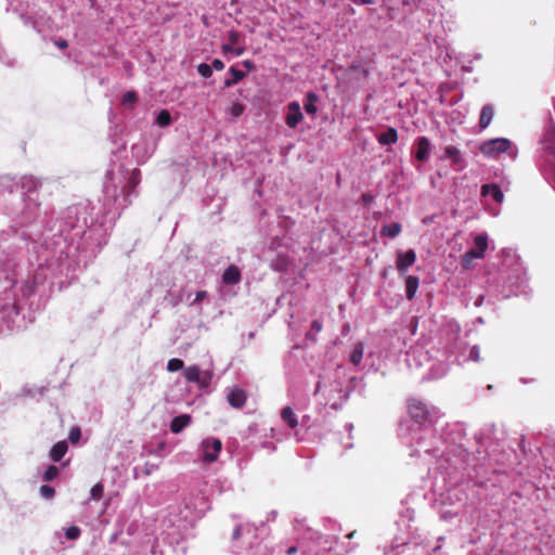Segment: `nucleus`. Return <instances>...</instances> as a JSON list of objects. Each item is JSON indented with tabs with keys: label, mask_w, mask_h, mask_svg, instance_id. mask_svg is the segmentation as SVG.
Listing matches in <instances>:
<instances>
[{
	"label": "nucleus",
	"mask_w": 555,
	"mask_h": 555,
	"mask_svg": "<svg viewBox=\"0 0 555 555\" xmlns=\"http://www.w3.org/2000/svg\"><path fill=\"white\" fill-rule=\"evenodd\" d=\"M442 541L443 537L438 538L437 544L430 547L421 534H414L410 540L397 543L385 555H436Z\"/></svg>",
	"instance_id": "obj_1"
},
{
	"label": "nucleus",
	"mask_w": 555,
	"mask_h": 555,
	"mask_svg": "<svg viewBox=\"0 0 555 555\" xmlns=\"http://www.w3.org/2000/svg\"><path fill=\"white\" fill-rule=\"evenodd\" d=\"M315 395H322L326 399V403L334 410L339 409L347 400L349 391L340 380H335L333 384L320 380L315 387Z\"/></svg>",
	"instance_id": "obj_2"
},
{
	"label": "nucleus",
	"mask_w": 555,
	"mask_h": 555,
	"mask_svg": "<svg viewBox=\"0 0 555 555\" xmlns=\"http://www.w3.org/2000/svg\"><path fill=\"white\" fill-rule=\"evenodd\" d=\"M466 495L457 488H453L447 491L442 495L440 504V517L442 519H451L456 516L462 507L465 505Z\"/></svg>",
	"instance_id": "obj_3"
},
{
	"label": "nucleus",
	"mask_w": 555,
	"mask_h": 555,
	"mask_svg": "<svg viewBox=\"0 0 555 555\" xmlns=\"http://www.w3.org/2000/svg\"><path fill=\"white\" fill-rule=\"evenodd\" d=\"M409 413L418 425L425 426L431 424L440 416V412L436 408H429L426 403L417 399L409 401Z\"/></svg>",
	"instance_id": "obj_4"
},
{
	"label": "nucleus",
	"mask_w": 555,
	"mask_h": 555,
	"mask_svg": "<svg viewBox=\"0 0 555 555\" xmlns=\"http://www.w3.org/2000/svg\"><path fill=\"white\" fill-rule=\"evenodd\" d=\"M222 449V442L215 437H207L201 442L197 453L203 463L210 464L217 461Z\"/></svg>",
	"instance_id": "obj_5"
},
{
	"label": "nucleus",
	"mask_w": 555,
	"mask_h": 555,
	"mask_svg": "<svg viewBox=\"0 0 555 555\" xmlns=\"http://www.w3.org/2000/svg\"><path fill=\"white\" fill-rule=\"evenodd\" d=\"M140 171L134 169L130 172L127 183L122 189V195L114 197V205L116 209H124L130 204L129 196L134 193L135 188L140 183Z\"/></svg>",
	"instance_id": "obj_6"
},
{
	"label": "nucleus",
	"mask_w": 555,
	"mask_h": 555,
	"mask_svg": "<svg viewBox=\"0 0 555 555\" xmlns=\"http://www.w3.org/2000/svg\"><path fill=\"white\" fill-rule=\"evenodd\" d=\"M183 376L190 383H195L199 389H206L212 379V373L202 370L198 365H191L184 369Z\"/></svg>",
	"instance_id": "obj_7"
},
{
	"label": "nucleus",
	"mask_w": 555,
	"mask_h": 555,
	"mask_svg": "<svg viewBox=\"0 0 555 555\" xmlns=\"http://www.w3.org/2000/svg\"><path fill=\"white\" fill-rule=\"evenodd\" d=\"M512 147V142L506 138H495L482 142L479 146L480 152L488 157H496L507 152Z\"/></svg>",
	"instance_id": "obj_8"
},
{
	"label": "nucleus",
	"mask_w": 555,
	"mask_h": 555,
	"mask_svg": "<svg viewBox=\"0 0 555 555\" xmlns=\"http://www.w3.org/2000/svg\"><path fill=\"white\" fill-rule=\"evenodd\" d=\"M488 247V236L486 234H479L474 240V248L466 251L463 256V262L465 266L473 259H481L485 256Z\"/></svg>",
	"instance_id": "obj_9"
},
{
	"label": "nucleus",
	"mask_w": 555,
	"mask_h": 555,
	"mask_svg": "<svg viewBox=\"0 0 555 555\" xmlns=\"http://www.w3.org/2000/svg\"><path fill=\"white\" fill-rule=\"evenodd\" d=\"M440 160L450 159L454 170L460 171L465 167V159L461 153V151L453 145H448L443 147V153L439 157Z\"/></svg>",
	"instance_id": "obj_10"
},
{
	"label": "nucleus",
	"mask_w": 555,
	"mask_h": 555,
	"mask_svg": "<svg viewBox=\"0 0 555 555\" xmlns=\"http://www.w3.org/2000/svg\"><path fill=\"white\" fill-rule=\"evenodd\" d=\"M286 108L285 122L287 127L295 129L304 120L300 104L297 101H293L287 104Z\"/></svg>",
	"instance_id": "obj_11"
},
{
	"label": "nucleus",
	"mask_w": 555,
	"mask_h": 555,
	"mask_svg": "<svg viewBox=\"0 0 555 555\" xmlns=\"http://www.w3.org/2000/svg\"><path fill=\"white\" fill-rule=\"evenodd\" d=\"M416 261V253L413 249L399 251L396 259V268L400 275H404L408 269Z\"/></svg>",
	"instance_id": "obj_12"
},
{
	"label": "nucleus",
	"mask_w": 555,
	"mask_h": 555,
	"mask_svg": "<svg viewBox=\"0 0 555 555\" xmlns=\"http://www.w3.org/2000/svg\"><path fill=\"white\" fill-rule=\"evenodd\" d=\"M433 145L427 137H418L415 140V158L421 163H426L431 154Z\"/></svg>",
	"instance_id": "obj_13"
},
{
	"label": "nucleus",
	"mask_w": 555,
	"mask_h": 555,
	"mask_svg": "<svg viewBox=\"0 0 555 555\" xmlns=\"http://www.w3.org/2000/svg\"><path fill=\"white\" fill-rule=\"evenodd\" d=\"M247 396L244 389L233 386L227 389V401L234 409H241L245 405Z\"/></svg>",
	"instance_id": "obj_14"
},
{
	"label": "nucleus",
	"mask_w": 555,
	"mask_h": 555,
	"mask_svg": "<svg viewBox=\"0 0 555 555\" xmlns=\"http://www.w3.org/2000/svg\"><path fill=\"white\" fill-rule=\"evenodd\" d=\"M240 281H241L240 269L234 264L229 266L222 274V283L225 285H235V284L240 283Z\"/></svg>",
	"instance_id": "obj_15"
},
{
	"label": "nucleus",
	"mask_w": 555,
	"mask_h": 555,
	"mask_svg": "<svg viewBox=\"0 0 555 555\" xmlns=\"http://www.w3.org/2000/svg\"><path fill=\"white\" fill-rule=\"evenodd\" d=\"M191 421L192 418L189 414L178 415L171 421L170 430L173 434H179L191 424Z\"/></svg>",
	"instance_id": "obj_16"
},
{
	"label": "nucleus",
	"mask_w": 555,
	"mask_h": 555,
	"mask_svg": "<svg viewBox=\"0 0 555 555\" xmlns=\"http://www.w3.org/2000/svg\"><path fill=\"white\" fill-rule=\"evenodd\" d=\"M481 194L483 196H490L496 203H502L504 199L503 192L496 184H485L481 188Z\"/></svg>",
	"instance_id": "obj_17"
},
{
	"label": "nucleus",
	"mask_w": 555,
	"mask_h": 555,
	"mask_svg": "<svg viewBox=\"0 0 555 555\" xmlns=\"http://www.w3.org/2000/svg\"><path fill=\"white\" fill-rule=\"evenodd\" d=\"M363 357H364V345H363V343L359 341L353 346V349L349 353V362L353 366L358 367V366H360V364L363 360Z\"/></svg>",
	"instance_id": "obj_18"
},
{
	"label": "nucleus",
	"mask_w": 555,
	"mask_h": 555,
	"mask_svg": "<svg viewBox=\"0 0 555 555\" xmlns=\"http://www.w3.org/2000/svg\"><path fill=\"white\" fill-rule=\"evenodd\" d=\"M494 116V108L491 104H487L481 108L479 126L481 129H486L491 124Z\"/></svg>",
	"instance_id": "obj_19"
},
{
	"label": "nucleus",
	"mask_w": 555,
	"mask_h": 555,
	"mask_svg": "<svg viewBox=\"0 0 555 555\" xmlns=\"http://www.w3.org/2000/svg\"><path fill=\"white\" fill-rule=\"evenodd\" d=\"M40 186V181L31 176H25L22 179V189L25 193L28 194V197L31 198V193L36 192Z\"/></svg>",
	"instance_id": "obj_20"
},
{
	"label": "nucleus",
	"mask_w": 555,
	"mask_h": 555,
	"mask_svg": "<svg viewBox=\"0 0 555 555\" xmlns=\"http://www.w3.org/2000/svg\"><path fill=\"white\" fill-rule=\"evenodd\" d=\"M377 141L380 145H391L398 141V132L395 128L389 127L385 132H382Z\"/></svg>",
	"instance_id": "obj_21"
},
{
	"label": "nucleus",
	"mask_w": 555,
	"mask_h": 555,
	"mask_svg": "<svg viewBox=\"0 0 555 555\" xmlns=\"http://www.w3.org/2000/svg\"><path fill=\"white\" fill-rule=\"evenodd\" d=\"M68 449L67 442L65 440L59 441L55 443L50 450V459L54 462H59L66 454Z\"/></svg>",
	"instance_id": "obj_22"
},
{
	"label": "nucleus",
	"mask_w": 555,
	"mask_h": 555,
	"mask_svg": "<svg viewBox=\"0 0 555 555\" xmlns=\"http://www.w3.org/2000/svg\"><path fill=\"white\" fill-rule=\"evenodd\" d=\"M281 418L287 425V427H289L291 429L296 428L298 425L297 416L291 406H285L282 410Z\"/></svg>",
	"instance_id": "obj_23"
},
{
	"label": "nucleus",
	"mask_w": 555,
	"mask_h": 555,
	"mask_svg": "<svg viewBox=\"0 0 555 555\" xmlns=\"http://www.w3.org/2000/svg\"><path fill=\"white\" fill-rule=\"evenodd\" d=\"M319 101V96L314 92H308L305 98L304 107L307 114L315 115L318 112L317 102Z\"/></svg>",
	"instance_id": "obj_24"
},
{
	"label": "nucleus",
	"mask_w": 555,
	"mask_h": 555,
	"mask_svg": "<svg viewBox=\"0 0 555 555\" xmlns=\"http://www.w3.org/2000/svg\"><path fill=\"white\" fill-rule=\"evenodd\" d=\"M420 280L417 276L409 275L405 280V294L408 299L412 300L418 289Z\"/></svg>",
	"instance_id": "obj_25"
},
{
	"label": "nucleus",
	"mask_w": 555,
	"mask_h": 555,
	"mask_svg": "<svg viewBox=\"0 0 555 555\" xmlns=\"http://www.w3.org/2000/svg\"><path fill=\"white\" fill-rule=\"evenodd\" d=\"M401 232V225L397 222H393L389 225H385L382 230V234L388 236L390 238H395Z\"/></svg>",
	"instance_id": "obj_26"
},
{
	"label": "nucleus",
	"mask_w": 555,
	"mask_h": 555,
	"mask_svg": "<svg viewBox=\"0 0 555 555\" xmlns=\"http://www.w3.org/2000/svg\"><path fill=\"white\" fill-rule=\"evenodd\" d=\"M223 54L232 53L235 56H240L244 54L245 47L244 46H235L232 43H224L221 47Z\"/></svg>",
	"instance_id": "obj_27"
},
{
	"label": "nucleus",
	"mask_w": 555,
	"mask_h": 555,
	"mask_svg": "<svg viewBox=\"0 0 555 555\" xmlns=\"http://www.w3.org/2000/svg\"><path fill=\"white\" fill-rule=\"evenodd\" d=\"M230 73H231V75H232V78H231V79H227V80L224 81V85H225V87H228V88H229V87H232V86H234V85H236V83H237L238 81H241V80L244 78V76H245V74H244L242 70H238V69H236V68H234V67H231V68H230Z\"/></svg>",
	"instance_id": "obj_28"
},
{
	"label": "nucleus",
	"mask_w": 555,
	"mask_h": 555,
	"mask_svg": "<svg viewBox=\"0 0 555 555\" xmlns=\"http://www.w3.org/2000/svg\"><path fill=\"white\" fill-rule=\"evenodd\" d=\"M155 124L159 127H167L171 124V116L167 109H162L155 119Z\"/></svg>",
	"instance_id": "obj_29"
},
{
	"label": "nucleus",
	"mask_w": 555,
	"mask_h": 555,
	"mask_svg": "<svg viewBox=\"0 0 555 555\" xmlns=\"http://www.w3.org/2000/svg\"><path fill=\"white\" fill-rule=\"evenodd\" d=\"M104 492V486L102 482L95 483L90 490V500L98 501L102 498Z\"/></svg>",
	"instance_id": "obj_30"
},
{
	"label": "nucleus",
	"mask_w": 555,
	"mask_h": 555,
	"mask_svg": "<svg viewBox=\"0 0 555 555\" xmlns=\"http://www.w3.org/2000/svg\"><path fill=\"white\" fill-rule=\"evenodd\" d=\"M245 111V106L242 104V103H233L229 108H228V114L232 117V118H237L240 117Z\"/></svg>",
	"instance_id": "obj_31"
},
{
	"label": "nucleus",
	"mask_w": 555,
	"mask_h": 555,
	"mask_svg": "<svg viewBox=\"0 0 555 555\" xmlns=\"http://www.w3.org/2000/svg\"><path fill=\"white\" fill-rule=\"evenodd\" d=\"M138 101V94L134 91H127L121 99L124 105H133Z\"/></svg>",
	"instance_id": "obj_32"
},
{
	"label": "nucleus",
	"mask_w": 555,
	"mask_h": 555,
	"mask_svg": "<svg viewBox=\"0 0 555 555\" xmlns=\"http://www.w3.org/2000/svg\"><path fill=\"white\" fill-rule=\"evenodd\" d=\"M183 369V361L178 358L170 359L167 363V370L169 372H178Z\"/></svg>",
	"instance_id": "obj_33"
},
{
	"label": "nucleus",
	"mask_w": 555,
	"mask_h": 555,
	"mask_svg": "<svg viewBox=\"0 0 555 555\" xmlns=\"http://www.w3.org/2000/svg\"><path fill=\"white\" fill-rule=\"evenodd\" d=\"M81 530L77 526H70L65 530V537L68 540H77L80 537Z\"/></svg>",
	"instance_id": "obj_34"
},
{
	"label": "nucleus",
	"mask_w": 555,
	"mask_h": 555,
	"mask_svg": "<svg viewBox=\"0 0 555 555\" xmlns=\"http://www.w3.org/2000/svg\"><path fill=\"white\" fill-rule=\"evenodd\" d=\"M59 475V468L54 465L48 466V468L44 472L43 479L46 481H52L54 478H56Z\"/></svg>",
	"instance_id": "obj_35"
},
{
	"label": "nucleus",
	"mask_w": 555,
	"mask_h": 555,
	"mask_svg": "<svg viewBox=\"0 0 555 555\" xmlns=\"http://www.w3.org/2000/svg\"><path fill=\"white\" fill-rule=\"evenodd\" d=\"M197 72L204 78H208L212 75L211 66L206 63L199 64L197 66Z\"/></svg>",
	"instance_id": "obj_36"
},
{
	"label": "nucleus",
	"mask_w": 555,
	"mask_h": 555,
	"mask_svg": "<svg viewBox=\"0 0 555 555\" xmlns=\"http://www.w3.org/2000/svg\"><path fill=\"white\" fill-rule=\"evenodd\" d=\"M40 494L44 499H51L54 495V489L50 486L43 485L40 487Z\"/></svg>",
	"instance_id": "obj_37"
},
{
	"label": "nucleus",
	"mask_w": 555,
	"mask_h": 555,
	"mask_svg": "<svg viewBox=\"0 0 555 555\" xmlns=\"http://www.w3.org/2000/svg\"><path fill=\"white\" fill-rule=\"evenodd\" d=\"M241 38H242V35L238 31H236V30L229 31L228 39H229L230 43L238 46Z\"/></svg>",
	"instance_id": "obj_38"
},
{
	"label": "nucleus",
	"mask_w": 555,
	"mask_h": 555,
	"mask_svg": "<svg viewBox=\"0 0 555 555\" xmlns=\"http://www.w3.org/2000/svg\"><path fill=\"white\" fill-rule=\"evenodd\" d=\"M207 297L206 291H198L195 294V298L190 302V306H196Z\"/></svg>",
	"instance_id": "obj_39"
},
{
	"label": "nucleus",
	"mask_w": 555,
	"mask_h": 555,
	"mask_svg": "<svg viewBox=\"0 0 555 555\" xmlns=\"http://www.w3.org/2000/svg\"><path fill=\"white\" fill-rule=\"evenodd\" d=\"M469 360L478 362L480 360V348L479 346L475 345L470 348L469 351Z\"/></svg>",
	"instance_id": "obj_40"
},
{
	"label": "nucleus",
	"mask_w": 555,
	"mask_h": 555,
	"mask_svg": "<svg viewBox=\"0 0 555 555\" xmlns=\"http://www.w3.org/2000/svg\"><path fill=\"white\" fill-rule=\"evenodd\" d=\"M80 436H81V433H80V429L78 427H73L69 431V435H68V439L73 442V443H76L78 442V440L80 439Z\"/></svg>",
	"instance_id": "obj_41"
},
{
	"label": "nucleus",
	"mask_w": 555,
	"mask_h": 555,
	"mask_svg": "<svg viewBox=\"0 0 555 555\" xmlns=\"http://www.w3.org/2000/svg\"><path fill=\"white\" fill-rule=\"evenodd\" d=\"M417 354H420L422 357H425V354L423 352L418 351V350H413V351L408 353L406 361H408L410 366L412 365V361L413 360L416 361Z\"/></svg>",
	"instance_id": "obj_42"
},
{
	"label": "nucleus",
	"mask_w": 555,
	"mask_h": 555,
	"mask_svg": "<svg viewBox=\"0 0 555 555\" xmlns=\"http://www.w3.org/2000/svg\"><path fill=\"white\" fill-rule=\"evenodd\" d=\"M211 70L215 69V70H222L224 68V63L219 60V59H216L212 61L211 63Z\"/></svg>",
	"instance_id": "obj_43"
},
{
	"label": "nucleus",
	"mask_w": 555,
	"mask_h": 555,
	"mask_svg": "<svg viewBox=\"0 0 555 555\" xmlns=\"http://www.w3.org/2000/svg\"><path fill=\"white\" fill-rule=\"evenodd\" d=\"M322 323L319 320L312 321L311 328L315 334L320 333L322 331Z\"/></svg>",
	"instance_id": "obj_44"
},
{
	"label": "nucleus",
	"mask_w": 555,
	"mask_h": 555,
	"mask_svg": "<svg viewBox=\"0 0 555 555\" xmlns=\"http://www.w3.org/2000/svg\"><path fill=\"white\" fill-rule=\"evenodd\" d=\"M417 446H420L421 448H423V452H425V453H430V452H431V449H430V448H427V447L425 446V442L423 441V437H420V438H418Z\"/></svg>",
	"instance_id": "obj_45"
},
{
	"label": "nucleus",
	"mask_w": 555,
	"mask_h": 555,
	"mask_svg": "<svg viewBox=\"0 0 555 555\" xmlns=\"http://www.w3.org/2000/svg\"><path fill=\"white\" fill-rule=\"evenodd\" d=\"M242 529L243 527L242 526H236L233 533H232V539L233 540H237L240 537H241V533H242Z\"/></svg>",
	"instance_id": "obj_46"
},
{
	"label": "nucleus",
	"mask_w": 555,
	"mask_h": 555,
	"mask_svg": "<svg viewBox=\"0 0 555 555\" xmlns=\"http://www.w3.org/2000/svg\"><path fill=\"white\" fill-rule=\"evenodd\" d=\"M104 193L108 197L115 193V189L113 186L106 184L104 186Z\"/></svg>",
	"instance_id": "obj_47"
},
{
	"label": "nucleus",
	"mask_w": 555,
	"mask_h": 555,
	"mask_svg": "<svg viewBox=\"0 0 555 555\" xmlns=\"http://www.w3.org/2000/svg\"><path fill=\"white\" fill-rule=\"evenodd\" d=\"M271 266L274 270H278V271H282L285 268L283 263H279L278 261L272 262Z\"/></svg>",
	"instance_id": "obj_48"
},
{
	"label": "nucleus",
	"mask_w": 555,
	"mask_h": 555,
	"mask_svg": "<svg viewBox=\"0 0 555 555\" xmlns=\"http://www.w3.org/2000/svg\"><path fill=\"white\" fill-rule=\"evenodd\" d=\"M55 44L60 48V49H65L67 48L68 43L66 40H57L55 41Z\"/></svg>",
	"instance_id": "obj_49"
},
{
	"label": "nucleus",
	"mask_w": 555,
	"mask_h": 555,
	"mask_svg": "<svg viewBox=\"0 0 555 555\" xmlns=\"http://www.w3.org/2000/svg\"><path fill=\"white\" fill-rule=\"evenodd\" d=\"M297 552V547L296 546H291L286 550V554L287 555H294L295 553Z\"/></svg>",
	"instance_id": "obj_50"
},
{
	"label": "nucleus",
	"mask_w": 555,
	"mask_h": 555,
	"mask_svg": "<svg viewBox=\"0 0 555 555\" xmlns=\"http://www.w3.org/2000/svg\"><path fill=\"white\" fill-rule=\"evenodd\" d=\"M352 428H353V425L351 423L346 424V430L348 433H351Z\"/></svg>",
	"instance_id": "obj_51"
},
{
	"label": "nucleus",
	"mask_w": 555,
	"mask_h": 555,
	"mask_svg": "<svg viewBox=\"0 0 555 555\" xmlns=\"http://www.w3.org/2000/svg\"><path fill=\"white\" fill-rule=\"evenodd\" d=\"M482 300H483V297L478 298V299L476 300L475 305H476V306H480V305H481V302H482Z\"/></svg>",
	"instance_id": "obj_52"
},
{
	"label": "nucleus",
	"mask_w": 555,
	"mask_h": 555,
	"mask_svg": "<svg viewBox=\"0 0 555 555\" xmlns=\"http://www.w3.org/2000/svg\"><path fill=\"white\" fill-rule=\"evenodd\" d=\"M307 336H308L309 338H311L312 340H315V335H312V334H310V333H309V334H307Z\"/></svg>",
	"instance_id": "obj_53"
},
{
	"label": "nucleus",
	"mask_w": 555,
	"mask_h": 555,
	"mask_svg": "<svg viewBox=\"0 0 555 555\" xmlns=\"http://www.w3.org/2000/svg\"><path fill=\"white\" fill-rule=\"evenodd\" d=\"M244 65L247 66V67H250V62L249 61H245Z\"/></svg>",
	"instance_id": "obj_54"
},
{
	"label": "nucleus",
	"mask_w": 555,
	"mask_h": 555,
	"mask_svg": "<svg viewBox=\"0 0 555 555\" xmlns=\"http://www.w3.org/2000/svg\"><path fill=\"white\" fill-rule=\"evenodd\" d=\"M351 447H352V444H351V443H347V444L345 446V448H346V449L351 448Z\"/></svg>",
	"instance_id": "obj_55"
},
{
	"label": "nucleus",
	"mask_w": 555,
	"mask_h": 555,
	"mask_svg": "<svg viewBox=\"0 0 555 555\" xmlns=\"http://www.w3.org/2000/svg\"><path fill=\"white\" fill-rule=\"evenodd\" d=\"M428 222H430V219H425L424 220V223H428Z\"/></svg>",
	"instance_id": "obj_56"
}]
</instances>
